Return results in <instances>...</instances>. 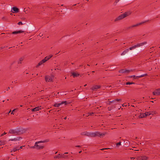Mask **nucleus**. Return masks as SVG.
I'll return each mask as SVG.
<instances>
[{"label": "nucleus", "mask_w": 160, "mask_h": 160, "mask_svg": "<svg viewBox=\"0 0 160 160\" xmlns=\"http://www.w3.org/2000/svg\"><path fill=\"white\" fill-rule=\"evenodd\" d=\"M46 140L40 141L36 142L33 146L31 147L30 148H35L37 150L43 149L44 148V145L43 144H39L41 143H44L46 142Z\"/></svg>", "instance_id": "obj_1"}, {"label": "nucleus", "mask_w": 160, "mask_h": 160, "mask_svg": "<svg viewBox=\"0 0 160 160\" xmlns=\"http://www.w3.org/2000/svg\"><path fill=\"white\" fill-rule=\"evenodd\" d=\"M130 14V13L129 12H125V13L122 14L118 16L114 20L115 22H116L120 20L125 18L128 16Z\"/></svg>", "instance_id": "obj_2"}, {"label": "nucleus", "mask_w": 160, "mask_h": 160, "mask_svg": "<svg viewBox=\"0 0 160 160\" xmlns=\"http://www.w3.org/2000/svg\"><path fill=\"white\" fill-rule=\"evenodd\" d=\"M107 134L106 132H104L103 133H101L98 132H93L90 134V136L92 137H95L96 136H98L99 137H103Z\"/></svg>", "instance_id": "obj_3"}, {"label": "nucleus", "mask_w": 160, "mask_h": 160, "mask_svg": "<svg viewBox=\"0 0 160 160\" xmlns=\"http://www.w3.org/2000/svg\"><path fill=\"white\" fill-rule=\"evenodd\" d=\"M52 56V55H50L46 57L44 59H43L38 63L37 66V67H38L39 66L42 65L43 64L49 60Z\"/></svg>", "instance_id": "obj_4"}, {"label": "nucleus", "mask_w": 160, "mask_h": 160, "mask_svg": "<svg viewBox=\"0 0 160 160\" xmlns=\"http://www.w3.org/2000/svg\"><path fill=\"white\" fill-rule=\"evenodd\" d=\"M146 44V42H144L139 43H138L136 45H134L131 47H130L128 49L129 50H132L137 48L141 46H142Z\"/></svg>", "instance_id": "obj_5"}, {"label": "nucleus", "mask_w": 160, "mask_h": 160, "mask_svg": "<svg viewBox=\"0 0 160 160\" xmlns=\"http://www.w3.org/2000/svg\"><path fill=\"white\" fill-rule=\"evenodd\" d=\"M54 78L53 76H47L45 77V80L46 82H52Z\"/></svg>", "instance_id": "obj_6"}, {"label": "nucleus", "mask_w": 160, "mask_h": 160, "mask_svg": "<svg viewBox=\"0 0 160 160\" xmlns=\"http://www.w3.org/2000/svg\"><path fill=\"white\" fill-rule=\"evenodd\" d=\"M68 104V102L66 101H62L61 102L59 103H55L54 105L53 106L56 107H59L60 105L63 104H64L65 105H67Z\"/></svg>", "instance_id": "obj_7"}, {"label": "nucleus", "mask_w": 160, "mask_h": 160, "mask_svg": "<svg viewBox=\"0 0 160 160\" xmlns=\"http://www.w3.org/2000/svg\"><path fill=\"white\" fill-rule=\"evenodd\" d=\"M148 158L145 156H138L137 158V160H147Z\"/></svg>", "instance_id": "obj_8"}, {"label": "nucleus", "mask_w": 160, "mask_h": 160, "mask_svg": "<svg viewBox=\"0 0 160 160\" xmlns=\"http://www.w3.org/2000/svg\"><path fill=\"white\" fill-rule=\"evenodd\" d=\"M132 70L122 69L119 71V72L122 73H127L132 71Z\"/></svg>", "instance_id": "obj_9"}, {"label": "nucleus", "mask_w": 160, "mask_h": 160, "mask_svg": "<svg viewBox=\"0 0 160 160\" xmlns=\"http://www.w3.org/2000/svg\"><path fill=\"white\" fill-rule=\"evenodd\" d=\"M154 95L158 96L160 95V89H158L155 90L152 92Z\"/></svg>", "instance_id": "obj_10"}, {"label": "nucleus", "mask_w": 160, "mask_h": 160, "mask_svg": "<svg viewBox=\"0 0 160 160\" xmlns=\"http://www.w3.org/2000/svg\"><path fill=\"white\" fill-rule=\"evenodd\" d=\"M121 99H116L112 101V103H113L114 105H116L119 104V103L121 102Z\"/></svg>", "instance_id": "obj_11"}, {"label": "nucleus", "mask_w": 160, "mask_h": 160, "mask_svg": "<svg viewBox=\"0 0 160 160\" xmlns=\"http://www.w3.org/2000/svg\"><path fill=\"white\" fill-rule=\"evenodd\" d=\"M18 130L17 129H11L9 130V132L11 134H16L18 133Z\"/></svg>", "instance_id": "obj_12"}, {"label": "nucleus", "mask_w": 160, "mask_h": 160, "mask_svg": "<svg viewBox=\"0 0 160 160\" xmlns=\"http://www.w3.org/2000/svg\"><path fill=\"white\" fill-rule=\"evenodd\" d=\"M100 85H95L93 86L91 89L92 90H95L100 88Z\"/></svg>", "instance_id": "obj_13"}, {"label": "nucleus", "mask_w": 160, "mask_h": 160, "mask_svg": "<svg viewBox=\"0 0 160 160\" xmlns=\"http://www.w3.org/2000/svg\"><path fill=\"white\" fill-rule=\"evenodd\" d=\"M12 12L13 13L18 12L19 11V9L16 7H13L12 8Z\"/></svg>", "instance_id": "obj_14"}, {"label": "nucleus", "mask_w": 160, "mask_h": 160, "mask_svg": "<svg viewBox=\"0 0 160 160\" xmlns=\"http://www.w3.org/2000/svg\"><path fill=\"white\" fill-rule=\"evenodd\" d=\"M68 153V152H66L64 153V154H62V158H63L64 159H67L68 158V156H69L68 155H66L65 154H67Z\"/></svg>", "instance_id": "obj_15"}, {"label": "nucleus", "mask_w": 160, "mask_h": 160, "mask_svg": "<svg viewBox=\"0 0 160 160\" xmlns=\"http://www.w3.org/2000/svg\"><path fill=\"white\" fill-rule=\"evenodd\" d=\"M41 106L40 107H35V108L32 109V112H36L39 111L40 109H41Z\"/></svg>", "instance_id": "obj_16"}, {"label": "nucleus", "mask_w": 160, "mask_h": 160, "mask_svg": "<svg viewBox=\"0 0 160 160\" xmlns=\"http://www.w3.org/2000/svg\"><path fill=\"white\" fill-rule=\"evenodd\" d=\"M72 74L74 78L77 77L79 75V74L78 73L75 72H72Z\"/></svg>", "instance_id": "obj_17"}, {"label": "nucleus", "mask_w": 160, "mask_h": 160, "mask_svg": "<svg viewBox=\"0 0 160 160\" xmlns=\"http://www.w3.org/2000/svg\"><path fill=\"white\" fill-rule=\"evenodd\" d=\"M24 31H22V30H20L18 31H14L12 32V34H17L19 33H21L23 32Z\"/></svg>", "instance_id": "obj_18"}, {"label": "nucleus", "mask_w": 160, "mask_h": 160, "mask_svg": "<svg viewBox=\"0 0 160 160\" xmlns=\"http://www.w3.org/2000/svg\"><path fill=\"white\" fill-rule=\"evenodd\" d=\"M21 138L20 137L18 138H15L13 139H10L9 140V141H19L21 139Z\"/></svg>", "instance_id": "obj_19"}, {"label": "nucleus", "mask_w": 160, "mask_h": 160, "mask_svg": "<svg viewBox=\"0 0 160 160\" xmlns=\"http://www.w3.org/2000/svg\"><path fill=\"white\" fill-rule=\"evenodd\" d=\"M129 51V49H127L124 51L121 54V55L122 56L125 55Z\"/></svg>", "instance_id": "obj_20"}, {"label": "nucleus", "mask_w": 160, "mask_h": 160, "mask_svg": "<svg viewBox=\"0 0 160 160\" xmlns=\"http://www.w3.org/2000/svg\"><path fill=\"white\" fill-rule=\"evenodd\" d=\"M19 148L18 147H14L11 150V152H12V151L15 152L17 150H19Z\"/></svg>", "instance_id": "obj_21"}, {"label": "nucleus", "mask_w": 160, "mask_h": 160, "mask_svg": "<svg viewBox=\"0 0 160 160\" xmlns=\"http://www.w3.org/2000/svg\"><path fill=\"white\" fill-rule=\"evenodd\" d=\"M62 154H58V155H56L54 157V158L60 159L62 158Z\"/></svg>", "instance_id": "obj_22"}, {"label": "nucleus", "mask_w": 160, "mask_h": 160, "mask_svg": "<svg viewBox=\"0 0 160 160\" xmlns=\"http://www.w3.org/2000/svg\"><path fill=\"white\" fill-rule=\"evenodd\" d=\"M144 22H141V23H137V24H135V25H132V26H131V28H132V27H135L141 25V24L144 23Z\"/></svg>", "instance_id": "obj_23"}, {"label": "nucleus", "mask_w": 160, "mask_h": 160, "mask_svg": "<svg viewBox=\"0 0 160 160\" xmlns=\"http://www.w3.org/2000/svg\"><path fill=\"white\" fill-rule=\"evenodd\" d=\"M147 76V74H142L141 75H140V76H137L136 77H138V78H142V77H144V76Z\"/></svg>", "instance_id": "obj_24"}, {"label": "nucleus", "mask_w": 160, "mask_h": 160, "mask_svg": "<svg viewBox=\"0 0 160 160\" xmlns=\"http://www.w3.org/2000/svg\"><path fill=\"white\" fill-rule=\"evenodd\" d=\"M24 59V57H22L19 59V60L18 62V63H21V62L23 61Z\"/></svg>", "instance_id": "obj_25"}, {"label": "nucleus", "mask_w": 160, "mask_h": 160, "mask_svg": "<svg viewBox=\"0 0 160 160\" xmlns=\"http://www.w3.org/2000/svg\"><path fill=\"white\" fill-rule=\"evenodd\" d=\"M144 114L145 115V117H146V116H149L150 115V112H145V113H144Z\"/></svg>", "instance_id": "obj_26"}, {"label": "nucleus", "mask_w": 160, "mask_h": 160, "mask_svg": "<svg viewBox=\"0 0 160 160\" xmlns=\"http://www.w3.org/2000/svg\"><path fill=\"white\" fill-rule=\"evenodd\" d=\"M150 115H153L154 114H156V112L155 111H150Z\"/></svg>", "instance_id": "obj_27"}, {"label": "nucleus", "mask_w": 160, "mask_h": 160, "mask_svg": "<svg viewBox=\"0 0 160 160\" xmlns=\"http://www.w3.org/2000/svg\"><path fill=\"white\" fill-rule=\"evenodd\" d=\"M139 117L140 118H142L145 117V115L144 113L141 114L139 116Z\"/></svg>", "instance_id": "obj_28"}, {"label": "nucleus", "mask_w": 160, "mask_h": 160, "mask_svg": "<svg viewBox=\"0 0 160 160\" xmlns=\"http://www.w3.org/2000/svg\"><path fill=\"white\" fill-rule=\"evenodd\" d=\"M93 114V112H92V113L90 112V113H88L86 114H85V115L86 117H88V116H89V115H92V114Z\"/></svg>", "instance_id": "obj_29"}, {"label": "nucleus", "mask_w": 160, "mask_h": 160, "mask_svg": "<svg viewBox=\"0 0 160 160\" xmlns=\"http://www.w3.org/2000/svg\"><path fill=\"white\" fill-rule=\"evenodd\" d=\"M5 144V142L3 141H0V146Z\"/></svg>", "instance_id": "obj_30"}, {"label": "nucleus", "mask_w": 160, "mask_h": 160, "mask_svg": "<svg viewBox=\"0 0 160 160\" xmlns=\"http://www.w3.org/2000/svg\"><path fill=\"white\" fill-rule=\"evenodd\" d=\"M121 142H119L117 143L116 144V146L117 147H119V146L121 145Z\"/></svg>", "instance_id": "obj_31"}, {"label": "nucleus", "mask_w": 160, "mask_h": 160, "mask_svg": "<svg viewBox=\"0 0 160 160\" xmlns=\"http://www.w3.org/2000/svg\"><path fill=\"white\" fill-rule=\"evenodd\" d=\"M132 84H134V83L132 82H127L126 83V85H130Z\"/></svg>", "instance_id": "obj_32"}, {"label": "nucleus", "mask_w": 160, "mask_h": 160, "mask_svg": "<svg viewBox=\"0 0 160 160\" xmlns=\"http://www.w3.org/2000/svg\"><path fill=\"white\" fill-rule=\"evenodd\" d=\"M137 76H136L135 75H132L130 76L131 78H133L135 79H136L138 78V77H136Z\"/></svg>", "instance_id": "obj_33"}, {"label": "nucleus", "mask_w": 160, "mask_h": 160, "mask_svg": "<svg viewBox=\"0 0 160 160\" xmlns=\"http://www.w3.org/2000/svg\"><path fill=\"white\" fill-rule=\"evenodd\" d=\"M18 24L19 25H22L23 24L22 22H19L18 23Z\"/></svg>", "instance_id": "obj_34"}, {"label": "nucleus", "mask_w": 160, "mask_h": 160, "mask_svg": "<svg viewBox=\"0 0 160 160\" xmlns=\"http://www.w3.org/2000/svg\"><path fill=\"white\" fill-rule=\"evenodd\" d=\"M6 134V133L5 132H4V133H3V134H2L1 135V136H3L4 135Z\"/></svg>", "instance_id": "obj_35"}, {"label": "nucleus", "mask_w": 160, "mask_h": 160, "mask_svg": "<svg viewBox=\"0 0 160 160\" xmlns=\"http://www.w3.org/2000/svg\"><path fill=\"white\" fill-rule=\"evenodd\" d=\"M16 109H14L12 112L11 113V114H14V112H13L15 111Z\"/></svg>", "instance_id": "obj_36"}, {"label": "nucleus", "mask_w": 160, "mask_h": 160, "mask_svg": "<svg viewBox=\"0 0 160 160\" xmlns=\"http://www.w3.org/2000/svg\"><path fill=\"white\" fill-rule=\"evenodd\" d=\"M112 103V101H109L108 102V104H110Z\"/></svg>", "instance_id": "obj_37"}, {"label": "nucleus", "mask_w": 160, "mask_h": 160, "mask_svg": "<svg viewBox=\"0 0 160 160\" xmlns=\"http://www.w3.org/2000/svg\"><path fill=\"white\" fill-rule=\"evenodd\" d=\"M39 35L40 37H41L42 36L43 34L42 33H40L39 34Z\"/></svg>", "instance_id": "obj_38"}, {"label": "nucleus", "mask_w": 160, "mask_h": 160, "mask_svg": "<svg viewBox=\"0 0 160 160\" xmlns=\"http://www.w3.org/2000/svg\"><path fill=\"white\" fill-rule=\"evenodd\" d=\"M131 158L132 160H133L134 159H136V160H137V158Z\"/></svg>", "instance_id": "obj_39"}, {"label": "nucleus", "mask_w": 160, "mask_h": 160, "mask_svg": "<svg viewBox=\"0 0 160 160\" xmlns=\"http://www.w3.org/2000/svg\"><path fill=\"white\" fill-rule=\"evenodd\" d=\"M24 146H20V149H22V147H23Z\"/></svg>", "instance_id": "obj_40"}, {"label": "nucleus", "mask_w": 160, "mask_h": 160, "mask_svg": "<svg viewBox=\"0 0 160 160\" xmlns=\"http://www.w3.org/2000/svg\"><path fill=\"white\" fill-rule=\"evenodd\" d=\"M122 106H123V107H124V106H125V104H124V103L122 104Z\"/></svg>", "instance_id": "obj_41"}, {"label": "nucleus", "mask_w": 160, "mask_h": 160, "mask_svg": "<svg viewBox=\"0 0 160 160\" xmlns=\"http://www.w3.org/2000/svg\"><path fill=\"white\" fill-rule=\"evenodd\" d=\"M76 147H78L79 148V147H80L81 146H79V145H77V146H76Z\"/></svg>", "instance_id": "obj_42"}, {"label": "nucleus", "mask_w": 160, "mask_h": 160, "mask_svg": "<svg viewBox=\"0 0 160 160\" xmlns=\"http://www.w3.org/2000/svg\"><path fill=\"white\" fill-rule=\"evenodd\" d=\"M24 11L26 12V13H27V12H26V10H25V9H24Z\"/></svg>", "instance_id": "obj_43"}, {"label": "nucleus", "mask_w": 160, "mask_h": 160, "mask_svg": "<svg viewBox=\"0 0 160 160\" xmlns=\"http://www.w3.org/2000/svg\"><path fill=\"white\" fill-rule=\"evenodd\" d=\"M10 89V88H9V87H8V88H7V90H8V89Z\"/></svg>", "instance_id": "obj_44"}, {"label": "nucleus", "mask_w": 160, "mask_h": 160, "mask_svg": "<svg viewBox=\"0 0 160 160\" xmlns=\"http://www.w3.org/2000/svg\"><path fill=\"white\" fill-rule=\"evenodd\" d=\"M81 152H82V151H79V153H81Z\"/></svg>", "instance_id": "obj_45"}, {"label": "nucleus", "mask_w": 160, "mask_h": 160, "mask_svg": "<svg viewBox=\"0 0 160 160\" xmlns=\"http://www.w3.org/2000/svg\"><path fill=\"white\" fill-rule=\"evenodd\" d=\"M106 149V148H103V149H101V150H104V149Z\"/></svg>", "instance_id": "obj_46"}, {"label": "nucleus", "mask_w": 160, "mask_h": 160, "mask_svg": "<svg viewBox=\"0 0 160 160\" xmlns=\"http://www.w3.org/2000/svg\"><path fill=\"white\" fill-rule=\"evenodd\" d=\"M151 102H152V103H153L154 102L153 101H151Z\"/></svg>", "instance_id": "obj_47"}, {"label": "nucleus", "mask_w": 160, "mask_h": 160, "mask_svg": "<svg viewBox=\"0 0 160 160\" xmlns=\"http://www.w3.org/2000/svg\"><path fill=\"white\" fill-rule=\"evenodd\" d=\"M64 119H67V117H65L64 118Z\"/></svg>", "instance_id": "obj_48"}, {"label": "nucleus", "mask_w": 160, "mask_h": 160, "mask_svg": "<svg viewBox=\"0 0 160 160\" xmlns=\"http://www.w3.org/2000/svg\"><path fill=\"white\" fill-rule=\"evenodd\" d=\"M119 0H117V1L116 2V3H117V2H118L119 1Z\"/></svg>", "instance_id": "obj_49"}, {"label": "nucleus", "mask_w": 160, "mask_h": 160, "mask_svg": "<svg viewBox=\"0 0 160 160\" xmlns=\"http://www.w3.org/2000/svg\"><path fill=\"white\" fill-rule=\"evenodd\" d=\"M10 112H11V110H10V111L9 112H8V113H10Z\"/></svg>", "instance_id": "obj_50"}, {"label": "nucleus", "mask_w": 160, "mask_h": 160, "mask_svg": "<svg viewBox=\"0 0 160 160\" xmlns=\"http://www.w3.org/2000/svg\"><path fill=\"white\" fill-rule=\"evenodd\" d=\"M87 86V84H85V85H84V87H85V86Z\"/></svg>", "instance_id": "obj_51"}, {"label": "nucleus", "mask_w": 160, "mask_h": 160, "mask_svg": "<svg viewBox=\"0 0 160 160\" xmlns=\"http://www.w3.org/2000/svg\"><path fill=\"white\" fill-rule=\"evenodd\" d=\"M76 5V4H74L73 6H75Z\"/></svg>", "instance_id": "obj_52"}, {"label": "nucleus", "mask_w": 160, "mask_h": 160, "mask_svg": "<svg viewBox=\"0 0 160 160\" xmlns=\"http://www.w3.org/2000/svg\"><path fill=\"white\" fill-rule=\"evenodd\" d=\"M16 159H18V158H17V157H16Z\"/></svg>", "instance_id": "obj_53"}, {"label": "nucleus", "mask_w": 160, "mask_h": 160, "mask_svg": "<svg viewBox=\"0 0 160 160\" xmlns=\"http://www.w3.org/2000/svg\"><path fill=\"white\" fill-rule=\"evenodd\" d=\"M88 66H89V64L87 65Z\"/></svg>", "instance_id": "obj_54"}, {"label": "nucleus", "mask_w": 160, "mask_h": 160, "mask_svg": "<svg viewBox=\"0 0 160 160\" xmlns=\"http://www.w3.org/2000/svg\"><path fill=\"white\" fill-rule=\"evenodd\" d=\"M11 15H12V13H11Z\"/></svg>", "instance_id": "obj_55"}, {"label": "nucleus", "mask_w": 160, "mask_h": 160, "mask_svg": "<svg viewBox=\"0 0 160 160\" xmlns=\"http://www.w3.org/2000/svg\"><path fill=\"white\" fill-rule=\"evenodd\" d=\"M22 105H21V106H20V107H22Z\"/></svg>", "instance_id": "obj_56"}, {"label": "nucleus", "mask_w": 160, "mask_h": 160, "mask_svg": "<svg viewBox=\"0 0 160 160\" xmlns=\"http://www.w3.org/2000/svg\"><path fill=\"white\" fill-rule=\"evenodd\" d=\"M57 152H55V154L57 153Z\"/></svg>", "instance_id": "obj_57"}, {"label": "nucleus", "mask_w": 160, "mask_h": 160, "mask_svg": "<svg viewBox=\"0 0 160 160\" xmlns=\"http://www.w3.org/2000/svg\"><path fill=\"white\" fill-rule=\"evenodd\" d=\"M108 110H110V109H108Z\"/></svg>", "instance_id": "obj_58"}, {"label": "nucleus", "mask_w": 160, "mask_h": 160, "mask_svg": "<svg viewBox=\"0 0 160 160\" xmlns=\"http://www.w3.org/2000/svg\"><path fill=\"white\" fill-rule=\"evenodd\" d=\"M4 100L3 101V102H4Z\"/></svg>", "instance_id": "obj_59"}, {"label": "nucleus", "mask_w": 160, "mask_h": 160, "mask_svg": "<svg viewBox=\"0 0 160 160\" xmlns=\"http://www.w3.org/2000/svg\"><path fill=\"white\" fill-rule=\"evenodd\" d=\"M11 155H13V154H12Z\"/></svg>", "instance_id": "obj_60"}]
</instances>
